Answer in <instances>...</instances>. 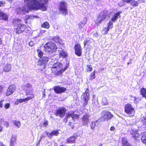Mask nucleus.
Masks as SVG:
<instances>
[{"mask_svg":"<svg viewBox=\"0 0 146 146\" xmlns=\"http://www.w3.org/2000/svg\"><path fill=\"white\" fill-rule=\"evenodd\" d=\"M8 16L6 14L0 11V19L7 20L8 19Z\"/></svg>","mask_w":146,"mask_h":146,"instance_id":"b1692460","label":"nucleus"},{"mask_svg":"<svg viewBox=\"0 0 146 146\" xmlns=\"http://www.w3.org/2000/svg\"><path fill=\"white\" fill-rule=\"evenodd\" d=\"M110 28L111 27V28H112L113 27V23H111L110 22Z\"/></svg>","mask_w":146,"mask_h":146,"instance_id":"6e6d98bb","label":"nucleus"},{"mask_svg":"<svg viewBox=\"0 0 146 146\" xmlns=\"http://www.w3.org/2000/svg\"><path fill=\"white\" fill-rule=\"evenodd\" d=\"M87 71L88 72L89 71H92V68L91 66L90 65H87Z\"/></svg>","mask_w":146,"mask_h":146,"instance_id":"79ce46f5","label":"nucleus"},{"mask_svg":"<svg viewBox=\"0 0 146 146\" xmlns=\"http://www.w3.org/2000/svg\"><path fill=\"white\" fill-rule=\"evenodd\" d=\"M76 137L74 136L71 137L66 139V142L68 143H73L75 142Z\"/></svg>","mask_w":146,"mask_h":146,"instance_id":"5701e85b","label":"nucleus"},{"mask_svg":"<svg viewBox=\"0 0 146 146\" xmlns=\"http://www.w3.org/2000/svg\"><path fill=\"white\" fill-rule=\"evenodd\" d=\"M121 146H132L126 138L123 137L121 140Z\"/></svg>","mask_w":146,"mask_h":146,"instance_id":"6ab92c4d","label":"nucleus"},{"mask_svg":"<svg viewBox=\"0 0 146 146\" xmlns=\"http://www.w3.org/2000/svg\"><path fill=\"white\" fill-rule=\"evenodd\" d=\"M2 41L1 40V38H0V45H2Z\"/></svg>","mask_w":146,"mask_h":146,"instance_id":"4d7b16f0","label":"nucleus"},{"mask_svg":"<svg viewBox=\"0 0 146 146\" xmlns=\"http://www.w3.org/2000/svg\"><path fill=\"white\" fill-rule=\"evenodd\" d=\"M1 122L0 123V124H2L3 125H4L6 127H8L9 125V123L7 121H5L3 120H1Z\"/></svg>","mask_w":146,"mask_h":146,"instance_id":"58836bf2","label":"nucleus"},{"mask_svg":"<svg viewBox=\"0 0 146 146\" xmlns=\"http://www.w3.org/2000/svg\"><path fill=\"white\" fill-rule=\"evenodd\" d=\"M74 49L76 54L78 56L81 55L82 49L80 44H76L74 46Z\"/></svg>","mask_w":146,"mask_h":146,"instance_id":"ddd939ff","label":"nucleus"},{"mask_svg":"<svg viewBox=\"0 0 146 146\" xmlns=\"http://www.w3.org/2000/svg\"><path fill=\"white\" fill-rule=\"evenodd\" d=\"M107 13V12L106 11L103 12L101 13L96 21V23L99 24L101 23L104 19H106V20H108L109 17V15Z\"/></svg>","mask_w":146,"mask_h":146,"instance_id":"6e6552de","label":"nucleus"},{"mask_svg":"<svg viewBox=\"0 0 146 146\" xmlns=\"http://www.w3.org/2000/svg\"><path fill=\"white\" fill-rule=\"evenodd\" d=\"M89 94L88 92H85L83 94L82 96L84 99V104L85 106L88 104V102L89 99Z\"/></svg>","mask_w":146,"mask_h":146,"instance_id":"a211bd4d","label":"nucleus"},{"mask_svg":"<svg viewBox=\"0 0 146 146\" xmlns=\"http://www.w3.org/2000/svg\"><path fill=\"white\" fill-rule=\"evenodd\" d=\"M5 4V2L4 1H0V7L3 6Z\"/></svg>","mask_w":146,"mask_h":146,"instance_id":"09e8293b","label":"nucleus"},{"mask_svg":"<svg viewBox=\"0 0 146 146\" xmlns=\"http://www.w3.org/2000/svg\"><path fill=\"white\" fill-rule=\"evenodd\" d=\"M108 102L107 98L105 97L103 98L102 100V104L104 105H106L108 104Z\"/></svg>","mask_w":146,"mask_h":146,"instance_id":"4c0bfd02","label":"nucleus"},{"mask_svg":"<svg viewBox=\"0 0 146 146\" xmlns=\"http://www.w3.org/2000/svg\"><path fill=\"white\" fill-rule=\"evenodd\" d=\"M133 98H134V102H135V100H136V99L137 98H136V97H133Z\"/></svg>","mask_w":146,"mask_h":146,"instance_id":"bf43d9fd","label":"nucleus"},{"mask_svg":"<svg viewBox=\"0 0 146 146\" xmlns=\"http://www.w3.org/2000/svg\"><path fill=\"white\" fill-rule=\"evenodd\" d=\"M46 133L47 136L50 139L51 138L52 136H57L59 134L58 130H54L51 133L46 131Z\"/></svg>","mask_w":146,"mask_h":146,"instance_id":"dca6fc26","label":"nucleus"},{"mask_svg":"<svg viewBox=\"0 0 146 146\" xmlns=\"http://www.w3.org/2000/svg\"><path fill=\"white\" fill-rule=\"evenodd\" d=\"M89 117V115L88 114H86L84 115L83 117L82 118V120L86 121V123H85V124L88 123V119Z\"/></svg>","mask_w":146,"mask_h":146,"instance_id":"72a5a7b5","label":"nucleus"},{"mask_svg":"<svg viewBox=\"0 0 146 146\" xmlns=\"http://www.w3.org/2000/svg\"><path fill=\"white\" fill-rule=\"evenodd\" d=\"M58 8L59 14L64 16L67 14V4L65 1H62L59 3Z\"/></svg>","mask_w":146,"mask_h":146,"instance_id":"423d86ee","label":"nucleus"},{"mask_svg":"<svg viewBox=\"0 0 146 146\" xmlns=\"http://www.w3.org/2000/svg\"><path fill=\"white\" fill-rule=\"evenodd\" d=\"M21 20L17 19L13 22L14 24L18 25L15 29L16 33L18 34L20 33L23 32L26 28V26L20 23H21Z\"/></svg>","mask_w":146,"mask_h":146,"instance_id":"0eeeda50","label":"nucleus"},{"mask_svg":"<svg viewBox=\"0 0 146 146\" xmlns=\"http://www.w3.org/2000/svg\"><path fill=\"white\" fill-rule=\"evenodd\" d=\"M49 58L46 56H43L40 58L38 62L39 65H41L48 61Z\"/></svg>","mask_w":146,"mask_h":146,"instance_id":"aec40b11","label":"nucleus"},{"mask_svg":"<svg viewBox=\"0 0 146 146\" xmlns=\"http://www.w3.org/2000/svg\"><path fill=\"white\" fill-rule=\"evenodd\" d=\"M115 130V128L113 126H112L110 128V130L111 131H114Z\"/></svg>","mask_w":146,"mask_h":146,"instance_id":"864d4df0","label":"nucleus"},{"mask_svg":"<svg viewBox=\"0 0 146 146\" xmlns=\"http://www.w3.org/2000/svg\"><path fill=\"white\" fill-rule=\"evenodd\" d=\"M19 103H21L20 99H17L15 102V104L16 105H18Z\"/></svg>","mask_w":146,"mask_h":146,"instance_id":"a18cd8bd","label":"nucleus"},{"mask_svg":"<svg viewBox=\"0 0 146 146\" xmlns=\"http://www.w3.org/2000/svg\"><path fill=\"white\" fill-rule=\"evenodd\" d=\"M140 92L141 94L143 97L145 98L146 99V89L144 88H141Z\"/></svg>","mask_w":146,"mask_h":146,"instance_id":"7c9ffc66","label":"nucleus"},{"mask_svg":"<svg viewBox=\"0 0 146 146\" xmlns=\"http://www.w3.org/2000/svg\"><path fill=\"white\" fill-rule=\"evenodd\" d=\"M37 52L38 56L40 58L43 57L42 56L43 55V53L41 50L40 49H38L37 50Z\"/></svg>","mask_w":146,"mask_h":146,"instance_id":"ea45409f","label":"nucleus"},{"mask_svg":"<svg viewBox=\"0 0 146 146\" xmlns=\"http://www.w3.org/2000/svg\"><path fill=\"white\" fill-rule=\"evenodd\" d=\"M98 125V123L97 121L92 122L91 124L90 125L91 128L92 129H93L95 128V127H96Z\"/></svg>","mask_w":146,"mask_h":146,"instance_id":"f704fd0d","label":"nucleus"},{"mask_svg":"<svg viewBox=\"0 0 146 146\" xmlns=\"http://www.w3.org/2000/svg\"><path fill=\"white\" fill-rule=\"evenodd\" d=\"M10 107V104L9 103L6 104L4 106V107L6 109H8Z\"/></svg>","mask_w":146,"mask_h":146,"instance_id":"c03bdc74","label":"nucleus"},{"mask_svg":"<svg viewBox=\"0 0 146 146\" xmlns=\"http://www.w3.org/2000/svg\"><path fill=\"white\" fill-rule=\"evenodd\" d=\"M66 116L65 118L64 121L66 122L68 120H70L68 123V125L70 126L73 125L74 124L76 123V122L78 119V115L75 114L73 112H69L66 114Z\"/></svg>","mask_w":146,"mask_h":146,"instance_id":"7ed1b4c3","label":"nucleus"},{"mask_svg":"<svg viewBox=\"0 0 146 146\" xmlns=\"http://www.w3.org/2000/svg\"><path fill=\"white\" fill-rule=\"evenodd\" d=\"M42 27L44 28L48 29L49 28L50 26L49 23L48 22H45L42 25Z\"/></svg>","mask_w":146,"mask_h":146,"instance_id":"e433bc0d","label":"nucleus"},{"mask_svg":"<svg viewBox=\"0 0 146 146\" xmlns=\"http://www.w3.org/2000/svg\"><path fill=\"white\" fill-rule=\"evenodd\" d=\"M87 18L85 17L83 18L82 20L78 24V28L81 30H82L83 29V31H86V29L84 28V27L87 23Z\"/></svg>","mask_w":146,"mask_h":146,"instance_id":"f8f14e48","label":"nucleus"},{"mask_svg":"<svg viewBox=\"0 0 146 146\" xmlns=\"http://www.w3.org/2000/svg\"><path fill=\"white\" fill-rule=\"evenodd\" d=\"M122 1L124 3H130L131 5L133 7L138 6L139 4L138 1L135 0H122Z\"/></svg>","mask_w":146,"mask_h":146,"instance_id":"f3484780","label":"nucleus"},{"mask_svg":"<svg viewBox=\"0 0 146 146\" xmlns=\"http://www.w3.org/2000/svg\"><path fill=\"white\" fill-rule=\"evenodd\" d=\"M16 87L14 85H11L8 88L7 92L6 93V95L7 96H8L11 95L13 94L15 90Z\"/></svg>","mask_w":146,"mask_h":146,"instance_id":"4468645a","label":"nucleus"},{"mask_svg":"<svg viewBox=\"0 0 146 146\" xmlns=\"http://www.w3.org/2000/svg\"><path fill=\"white\" fill-rule=\"evenodd\" d=\"M43 0H24V2L27 4L23 8H17L16 11L18 14H25L30 10L40 9L44 11L47 9V6L43 3H41ZM44 2L47 3L48 0H43Z\"/></svg>","mask_w":146,"mask_h":146,"instance_id":"f257e3e1","label":"nucleus"},{"mask_svg":"<svg viewBox=\"0 0 146 146\" xmlns=\"http://www.w3.org/2000/svg\"><path fill=\"white\" fill-rule=\"evenodd\" d=\"M3 88L2 86H0V94H1L3 91Z\"/></svg>","mask_w":146,"mask_h":146,"instance_id":"603ef678","label":"nucleus"},{"mask_svg":"<svg viewBox=\"0 0 146 146\" xmlns=\"http://www.w3.org/2000/svg\"><path fill=\"white\" fill-rule=\"evenodd\" d=\"M131 137L136 142L140 139V135L138 131L136 130H132L130 133Z\"/></svg>","mask_w":146,"mask_h":146,"instance_id":"9d476101","label":"nucleus"},{"mask_svg":"<svg viewBox=\"0 0 146 146\" xmlns=\"http://www.w3.org/2000/svg\"><path fill=\"white\" fill-rule=\"evenodd\" d=\"M0 146H6L3 143L0 142Z\"/></svg>","mask_w":146,"mask_h":146,"instance_id":"5fc2aeb1","label":"nucleus"},{"mask_svg":"<svg viewBox=\"0 0 146 146\" xmlns=\"http://www.w3.org/2000/svg\"><path fill=\"white\" fill-rule=\"evenodd\" d=\"M104 115L103 118L104 120H108L110 118V112L107 111L104 112L103 113Z\"/></svg>","mask_w":146,"mask_h":146,"instance_id":"cd10ccee","label":"nucleus"},{"mask_svg":"<svg viewBox=\"0 0 146 146\" xmlns=\"http://www.w3.org/2000/svg\"><path fill=\"white\" fill-rule=\"evenodd\" d=\"M25 94L27 96V98H25L20 99L21 103L23 102H26L33 99L35 97V95L32 94V91H27Z\"/></svg>","mask_w":146,"mask_h":146,"instance_id":"1a4fd4ad","label":"nucleus"},{"mask_svg":"<svg viewBox=\"0 0 146 146\" xmlns=\"http://www.w3.org/2000/svg\"><path fill=\"white\" fill-rule=\"evenodd\" d=\"M53 40L56 42L58 43L59 44H62L63 43L62 40L60 38L59 36H56L53 38Z\"/></svg>","mask_w":146,"mask_h":146,"instance_id":"393cba45","label":"nucleus"},{"mask_svg":"<svg viewBox=\"0 0 146 146\" xmlns=\"http://www.w3.org/2000/svg\"><path fill=\"white\" fill-rule=\"evenodd\" d=\"M60 146H64L63 145H61Z\"/></svg>","mask_w":146,"mask_h":146,"instance_id":"680f3d73","label":"nucleus"},{"mask_svg":"<svg viewBox=\"0 0 146 146\" xmlns=\"http://www.w3.org/2000/svg\"><path fill=\"white\" fill-rule=\"evenodd\" d=\"M45 137V136L44 134H42L40 137V141L42 138H44Z\"/></svg>","mask_w":146,"mask_h":146,"instance_id":"3c124183","label":"nucleus"},{"mask_svg":"<svg viewBox=\"0 0 146 146\" xmlns=\"http://www.w3.org/2000/svg\"><path fill=\"white\" fill-rule=\"evenodd\" d=\"M26 88H27L26 89L25 92L27 91H32V94H33V90L32 88V85L29 83H28L27 84L26 86Z\"/></svg>","mask_w":146,"mask_h":146,"instance_id":"c756f323","label":"nucleus"},{"mask_svg":"<svg viewBox=\"0 0 146 146\" xmlns=\"http://www.w3.org/2000/svg\"><path fill=\"white\" fill-rule=\"evenodd\" d=\"M13 123L15 124V125L18 128H19L21 126V123L20 122L18 121L13 120L12 121Z\"/></svg>","mask_w":146,"mask_h":146,"instance_id":"c9c22d12","label":"nucleus"},{"mask_svg":"<svg viewBox=\"0 0 146 146\" xmlns=\"http://www.w3.org/2000/svg\"><path fill=\"white\" fill-rule=\"evenodd\" d=\"M4 101V100H1L0 101V108H2L3 106V102Z\"/></svg>","mask_w":146,"mask_h":146,"instance_id":"de8ad7c7","label":"nucleus"},{"mask_svg":"<svg viewBox=\"0 0 146 146\" xmlns=\"http://www.w3.org/2000/svg\"><path fill=\"white\" fill-rule=\"evenodd\" d=\"M66 88L59 86H54V90L56 93L58 94H60L66 91Z\"/></svg>","mask_w":146,"mask_h":146,"instance_id":"2eb2a0df","label":"nucleus"},{"mask_svg":"<svg viewBox=\"0 0 146 146\" xmlns=\"http://www.w3.org/2000/svg\"><path fill=\"white\" fill-rule=\"evenodd\" d=\"M11 65L10 64H7L5 65L3 68V70L6 72H8L11 70Z\"/></svg>","mask_w":146,"mask_h":146,"instance_id":"4be33fe9","label":"nucleus"},{"mask_svg":"<svg viewBox=\"0 0 146 146\" xmlns=\"http://www.w3.org/2000/svg\"><path fill=\"white\" fill-rule=\"evenodd\" d=\"M48 124V122L47 121H45L44 122L43 124V126L44 127H46Z\"/></svg>","mask_w":146,"mask_h":146,"instance_id":"49530a36","label":"nucleus"},{"mask_svg":"<svg viewBox=\"0 0 146 146\" xmlns=\"http://www.w3.org/2000/svg\"><path fill=\"white\" fill-rule=\"evenodd\" d=\"M110 22L108 24V26L107 27H105L103 29L102 32V33L104 34H106L108 32L109 29L110 28Z\"/></svg>","mask_w":146,"mask_h":146,"instance_id":"473e14b6","label":"nucleus"},{"mask_svg":"<svg viewBox=\"0 0 146 146\" xmlns=\"http://www.w3.org/2000/svg\"><path fill=\"white\" fill-rule=\"evenodd\" d=\"M42 93H43V94H42L43 97V96H45V92L44 91V92H43Z\"/></svg>","mask_w":146,"mask_h":146,"instance_id":"13d9d810","label":"nucleus"},{"mask_svg":"<svg viewBox=\"0 0 146 146\" xmlns=\"http://www.w3.org/2000/svg\"><path fill=\"white\" fill-rule=\"evenodd\" d=\"M16 141V137L14 136H12L10 140V146H14Z\"/></svg>","mask_w":146,"mask_h":146,"instance_id":"a878e982","label":"nucleus"},{"mask_svg":"<svg viewBox=\"0 0 146 146\" xmlns=\"http://www.w3.org/2000/svg\"><path fill=\"white\" fill-rule=\"evenodd\" d=\"M141 139L142 142L146 144V132H144L141 133Z\"/></svg>","mask_w":146,"mask_h":146,"instance_id":"c85d7f7f","label":"nucleus"},{"mask_svg":"<svg viewBox=\"0 0 146 146\" xmlns=\"http://www.w3.org/2000/svg\"><path fill=\"white\" fill-rule=\"evenodd\" d=\"M58 51H60L59 52L60 57H62L63 58H65L67 56V54L66 52H65L63 50L61 49V50L58 49Z\"/></svg>","mask_w":146,"mask_h":146,"instance_id":"bb28decb","label":"nucleus"},{"mask_svg":"<svg viewBox=\"0 0 146 146\" xmlns=\"http://www.w3.org/2000/svg\"><path fill=\"white\" fill-rule=\"evenodd\" d=\"M66 111V110L64 107H61L57 110L55 115L56 116L58 115L60 117H62L65 115Z\"/></svg>","mask_w":146,"mask_h":146,"instance_id":"9b49d317","label":"nucleus"},{"mask_svg":"<svg viewBox=\"0 0 146 146\" xmlns=\"http://www.w3.org/2000/svg\"><path fill=\"white\" fill-rule=\"evenodd\" d=\"M34 17H36V18H38V17L37 16H31V15H30V16H26V18H27V19H31L33 17V18Z\"/></svg>","mask_w":146,"mask_h":146,"instance_id":"37998d69","label":"nucleus"},{"mask_svg":"<svg viewBox=\"0 0 146 146\" xmlns=\"http://www.w3.org/2000/svg\"><path fill=\"white\" fill-rule=\"evenodd\" d=\"M122 13V11H119L115 13L113 17L111 18V20L112 22H114L116 20H117V18H120L121 16L120 14Z\"/></svg>","mask_w":146,"mask_h":146,"instance_id":"412c9836","label":"nucleus"},{"mask_svg":"<svg viewBox=\"0 0 146 146\" xmlns=\"http://www.w3.org/2000/svg\"><path fill=\"white\" fill-rule=\"evenodd\" d=\"M125 112L128 115V116L132 117L134 116L135 111L134 108L129 103L126 104L124 107Z\"/></svg>","mask_w":146,"mask_h":146,"instance_id":"20e7f679","label":"nucleus"},{"mask_svg":"<svg viewBox=\"0 0 146 146\" xmlns=\"http://www.w3.org/2000/svg\"><path fill=\"white\" fill-rule=\"evenodd\" d=\"M57 48L56 44L53 42H50L47 43L44 45V50L45 51L50 53L56 52Z\"/></svg>","mask_w":146,"mask_h":146,"instance_id":"39448f33","label":"nucleus"},{"mask_svg":"<svg viewBox=\"0 0 146 146\" xmlns=\"http://www.w3.org/2000/svg\"><path fill=\"white\" fill-rule=\"evenodd\" d=\"M129 62H128L127 63V64L129 65Z\"/></svg>","mask_w":146,"mask_h":146,"instance_id":"052dcab7","label":"nucleus"},{"mask_svg":"<svg viewBox=\"0 0 146 146\" xmlns=\"http://www.w3.org/2000/svg\"><path fill=\"white\" fill-rule=\"evenodd\" d=\"M57 60H55L53 62L52 61L50 62L49 64L52 65L51 70L52 72L55 74H60L63 71L62 70V64L59 62H56Z\"/></svg>","mask_w":146,"mask_h":146,"instance_id":"f03ea898","label":"nucleus"},{"mask_svg":"<svg viewBox=\"0 0 146 146\" xmlns=\"http://www.w3.org/2000/svg\"><path fill=\"white\" fill-rule=\"evenodd\" d=\"M95 77V71H94L91 73L90 75V80H92L94 79Z\"/></svg>","mask_w":146,"mask_h":146,"instance_id":"a19ab883","label":"nucleus"},{"mask_svg":"<svg viewBox=\"0 0 146 146\" xmlns=\"http://www.w3.org/2000/svg\"><path fill=\"white\" fill-rule=\"evenodd\" d=\"M34 44V42L33 41H30L29 43V45L31 46H32Z\"/></svg>","mask_w":146,"mask_h":146,"instance_id":"8fccbe9b","label":"nucleus"},{"mask_svg":"<svg viewBox=\"0 0 146 146\" xmlns=\"http://www.w3.org/2000/svg\"><path fill=\"white\" fill-rule=\"evenodd\" d=\"M93 41V40L91 38L88 40H85L84 42V46H85L87 45H90V46H92L91 44L92 42Z\"/></svg>","mask_w":146,"mask_h":146,"instance_id":"2f4dec72","label":"nucleus"}]
</instances>
